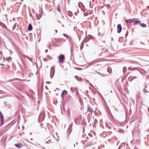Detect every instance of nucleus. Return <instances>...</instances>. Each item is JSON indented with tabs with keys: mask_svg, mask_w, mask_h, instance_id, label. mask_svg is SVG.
Returning a JSON list of instances; mask_svg holds the SVG:
<instances>
[{
	"mask_svg": "<svg viewBox=\"0 0 149 149\" xmlns=\"http://www.w3.org/2000/svg\"><path fill=\"white\" fill-rule=\"evenodd\" d=\"M74 77H75V78H76V79H77V77H78L77 76H75Z\"/></svg>",
	"mask_w": 149,
	"mask_h": 149,
	"instance_id": "obj_30",
	"label": "nucleus"
},
{
	"mask_svg": "<svg viewBox=\"0 0 149 149\" xmlns=\"http://www.w3.org/2000/svg\"><path fill=\"white\" fill-rule=\"evenodd\" d=\"M62 94H63V95H65L67 94V91L65 90H63L62 93Z\"/></svg>",
	"mask_w": 149,
	"mask_h": 149,
	"instance_id": "obj_15",
	"label": "nucleus"
},
{
	"mask_svg": "<svg viewBox=\"0 0 149 149\" xmlns=\"http://www.w3.org/2000/svg\"><path fill=\"white\" fill-rule=\"evenodd\" d=\"M77 79V80L79 81H80L82 80L81 78H78V79Z\"/></svg>",
	"mask_w": 149,
	"mask_h": 149,
	"instance_id": "obj_22",
	"label": "nucleus"
},
{
	"mask_svg": "<svg viewBox=\"0 0 149 149\" xmlns=\"http://www.w3.org/2000/svg\"><path fill=\"white\" fill-rule=\"evenodd\" d=\"M46 143H49V142H46Z\"/></svg>",
	"mask_w": 149,
	"mask_h": 149,
	"instance_id": "obj_32",
	"label": "nucleus"
},
{
	"mask_svg": "<svg viewBox=\"0 0 149 149\" xmlns=\"http://www.w3.org/2000/svg\"><path fill=\"white\" fill-rule=\"evenodd\" d=\"M90 85L91 86H92V84H91Z\"/></svg>",
	"mask_w": 149,
	"mask_h": 149,
	"instance_id": "obj_41",
	"label": "nucleus"
},
{
	"mask_svg": "<svg viewBox=\"0 0 149 149\" xmlns=\"http://www.w3.org/2000/svg\"><path fill=\"white\" fill-rule=\"evenodd\" d=\"M62 26H63V27H64V26L63 25H62Z\"/></svg>",
	"mask_w": 149,
	"mask_h": 149,
	"instance_id": "obj_39",
	"label": "nucleus"
},
{
	"mask_svg": "<svg viewBox=\"0 0 149 149\" xmlns=\"http://www.w3.org/2000/svg\"><path fill=\"white\" fill-rule=\"evenodd\" d=\"M12 60V58L11 57H9L6 58V61H8V62H11Z\"/></svg>",
	"mask_w": 149,
	"mask_h": 149,
	"instance_id": "obj_7",
	"label": "nucleus"
},
{
	"mask_svg": "<svg viewBox=\"0 0 149 149\" xmlns=\"http://www.w3.org/2000/svg\"><path fill=\"white\" fill-rule=\"evenodd\" d=\"M124 144V143H122L119 147L118 149H120L122 147Z\"/></svg>",
	"mask_w": 149,
	"mask_h": 149,
	"instance_id": "obj_17",
	"label": "nucleus"
},
{
	"mask_svg": "<svg viewBox=\"0 0 149 149\" xmlns=\"http://www.w3.org/2000/svg\"><path fill=\"white\" fill-rule=\"evenodd\" d=\"M136 72H138V71H136Z\"/></svg>",
	"mask_w": 149,
	"mask_h": 149,
	"instance_id": "obj_45",
	"label": "nucleus"
},
{
	"mask_svg": "<svg viewBox=\"0 0 149 149\" xmlns=\"http://www.w3.org/2000/svg\"><path fill=\"white\" fill-rule=\"evenodd\" d=\"M63 36H65L66 37V38H68V36H67L66 35V34H63Z\"/></svg>",
	"mask_w": 149,
	"mask_h": 149,
	"instance_id": "obj_23",
	"label": "nucleus"
},
{
	"mask_svg": "<svg viewBox=\"0 0 149 149\" xmlns=\"http://www.w3.org/2000/svg\"><path fill=\"white\" fill-rule=\"evenodd\" d=\"M102 65V62H97V63L95 64L96 65H97V66H101Z\"/></svg>",
	"mask_w": 149,
	"mask_h": 149,
	"instance_id": "obj_9",
	"label": "nucleus"
},
{
	"mask_svg": "<svg viewBox=\"0 0 149 149\" xmlns=\"http://www.w3.org/2000/svg\"><path fill=\"white\" fill-rule=\"evenodd\" d=\"M74 14L75 15L76 14V13H74Z\"/></svg>",
	"mask_w": 149,
	"mask_h": 149,
	"instance_id": "obj_40",
	"label": "nucleus"
},
{
	"mask_svg": "<svg viewBox=\"0 0 149 149\" xmlns=\"http://www.w3.org/2000/svg\"><path fill=\"white\" fill-rule=\"evenodd\" d=\"M143 93H146L148 92V91L146 90V89L145 88H144L143 89Z\"/></svg>",
	"mask_w": 149,
	"mask_h": 149,
	"instance_id": "obj_18",
	"label": "nucleus"
},
{
	"mask_svg": "<svg viewBox=\"0 0 149 149\" xmlns=\"http://www.w3.org/2000/svg\"><path fill=\"white\" fill-rule=\"evenodd\" d=\"M132 135H133V132H132Z\"/></svg>",
	"mask_w": 149,
	"mask_h": 149,
	"instance_id": "obj_38",
	"label": "nucleus"
},
{
	"mask_svg": "<svg viewBox=\"0 0 149 149\" xmlns=\"http://www.w3.org/2000/svg\"><path fill=\"white\" fill-rule=\"evenodd\" d=\"M132 80H131V81L134 78V79H136V77H135H135H132Z\"/></svg>",
	"mask_w": 149,
	"mask_h": 149,
	"instance_id": "obj_24",
	"label": "nucleus"
},
{
	"mask_svg": "<svg viewBox=\"0 0 149 149\" xmlns=\"http://www.w3.org/2000/svg\"><path fill=\"white\" fill-rule=\"evenodd\" d=\"M64 59L65 56L64 55H61L59 56L58 60L60 63H62L64 61Z\"/></svg>",
	"mask_w": 149,
	"mask_h": 149,
	"instance_id": "obj_2",
	"label": "nucleus"
},
{
	"mask_svg": "<svg viewBox=\"0 0 149 149\" xmlns=\"http://www.w3.org/2000/svg\"><path fill=\"white\" fill-rule=\"evenodd\" d=\"M72 48H71V53H72Z\"/></svg>",
	"mask_w": 149,
	"mask_h": 149,
	"instance_id": "obj_26",
	"label": "nucleus"
},
{
	"mask_svg": "<svg viewBox=\"0 0 149 149\" xmlns=\"http://www.w3.org/2000/svg\"><path fill=\"white\" fill-rule=\"evenodd\" d=\"M56 9L58 11L60 12L61 11V8L58 4L57 5Z\"/></svg>",
	"mask_w": 149,
	"mask_h": 149,
	"instance_id": "obj_12",
	"label": "nucleus"
},
{
	"mask_svg": "<svg viewBox=\"0 0 149 149\" xmlns=\"http://www.w3.org/2000/svg\"><path fill=\"white\" fill-rule=\"evenodd\" d=\"M129 69H130V67H129Z\"/></svg>",
	"mask_w": 149,
	"mask_h": 149,
	"instance_id": "obj_35",
	"label": "nucleus"
},
{
	"mask_svg": "<svg viewBox=\"0 0 149 149\" xmlns=\"http://www.w3.org/2000/svg\"><path fill=\"white\" fill-rule=\"evenodd\" d=\"M15 146L18 148H20L21 146V144L20 143L16 144H15Z\"/></svg>",
	"mask_w": 149,
	"mask_h": 149,
	"instance_id": "obj_11",
	"label": "nucleus"
},
{
	"mask_svg": "<svg viewBox=\"0 0 149 149\" xmlns=\"http://www.w3.org/2000/svg\"><path fill=\"white\" fill-rule=\"evenodd\" d=\"M21 68L22 69H23L24 68V65L23 63H22V64L20 65Z\"/></svg>",
	"mask_w": 149,
	"mask_h": 149,
	"instance_id": "obj_14",
	"label": "nucleus"
},
{
	"mask_svg": "<svg viewBox=\"0 0 149 149\" xmlns=\"http://www.w3.org/2000/svg\"><path fill=\"white\" fill-rule=\"evenodd\" d=\"M133 142V141H131V143H132Z\"/></svg>",
	"mask_w": 149,
	"mask_h": 149,
	"instance_id": "obj_33",
	"label": "nucleus"
},
{
	"mask_svg": "<svg viewBox=\"0 0 149 149\" xmlns=\"http://www.w3.org/2000/svg\"><path fill=\"white\" fill-rule=\"evenodd\" d=\"M77 143H77H77H76V144H77Z\"/></svg>",
	"mask_w": 149,
	"mask_h": 149,
	"instance_id": "obj_36",
	"label": "nucleus"
},
{
	"mask_svg": "<svg viewBox=\"0 0 149 149\" xmlns=\"http://www.w3.org/2000/svg\"><path fill=\"white\" fill-rule=\"evenodd\" d=\"M5 103H6V102H4V104H5Z\"/></svg>",
	"mask_w": 149,
	"mask_h": 149,
	"instance_id": "obj_46",
	"label": "nucleus"
},
{
	"mask_svg": "<svg viewBox=\"0 0 149 149\" xmlns=\"http://www.w3.org/2000/svg\"><path fill=\"white\" fill-rule=\"evenodd\" d=\"M67 112L68 115H70V111L69 109H67Z\"/></svg>",
	"mask_w": 149,
	"mask_h": 149,
	"instance_id": "obj_16",
	"label": "nucleus"
},
{
	"mask_svg": "<svg viewBox=\"0 0 149 149\" xmlns=\"http://www.w3.org/2000/svg\"><path fill=\"white\" fill-rule=\"evenodd\" d=\"M126 70V68H124L123 69V72L124 73L125 72V71Z\"/></svg>",
	"mask_w": 149,
	"mask_h": 149,
	"instance_id": "obj_21",
	"label": "nucleus"
},
{
	"mask_svg": "<svg viewBox=\"0 0 149 149\" xmlns=\"http://www.w3.org/2000/svg\"><path fill=\"white\" fill-rule=\"evenodd\" d=\"M55 31H56V33L57 32V31L56 30H55Z\"/></svg>",
	"mask_w": 149,
	"mask_h": 149,
	"instance_id": "obj_31",
	"label": "nucleus"
},
{
	"mask_svg": "<svg viewBox=\"0 0 149 149\" xmlns=\"http://www.w3.org/2000/svg\"><path fill=\"white\" fill-rule=\"evenodd\" d=\"M140 25L143 27H146L147 26L144 23L141 24Z\"/></svg>",
	"mask_w": 149,
	"mask_h": 149,
	"instance_id": "obj_13",
	"label": "nucleus"
},
{
	"mask_svg": "<svg viewBox=\"0 0 149 149\" xmlns=\"http://www.w3.org/2000/svg\"><path fill=\"white\" fill-rule=\"evenodd\" d=\"M127 33H126V35H127Z\"/></svg>",
	"mask_w": 149,
	"mask_h": 149,
	"instance_id": "obj_43",
	"label": "nucleus"
},
{
	"mask_svg": "<svg viewBox=\"0 0 149 149\" xmlns=\"http://www.w3.org/2000/svg\"><path fill=\"white\" fill-rule=\"evenodd\" d=\"M17 53L18 54V55L19 56L20 58L22 61V56H23V57H24V58H28L27 56H26V55H24L22 53L21 51H20V50H17Z\"/></svg>",
	"mask_w": 149,
	"mask_h": 149,
	"instance_id": "obj_1",
	"label": "nucleus"
},
{
	"mask_svg": "<svg viewBox=\"0 0 149 149\" xmlns=\"http://www.w3.org/2000/svg\"><path fill=\"white\" fill-rule=\"evenodd\" d=\"M130 77H129V79H130Z\"/></svg>",
	"mask_w": 149,
	"mask_h": 149,
	"instance_id": "obj_42",
	"label": "nucleus"
},
{
	"mask_svg": "<svg viewBox=\"0 0 149 149\" xmlns=\"http://www.w3.org/2000/svg\"><path fill=\"white\" fill-rule=\"evenodd\" d=\"M87 109V111H88L90 113H92V112L93 111V109H92V108L90 107V106L89 105H88Z\"/></svg>",
	"mask_w": 149,
	"mask_h": 149,
	"instance_id": "obj_6",
	"label": "nucleus"
},
{
	"mask_svg": "<svg viewBox=\"0 0 149 149\" xmlns=\"http://www.w3.org/2000/svg\"><path fill=\"white\" fill-rule=\"evenodd\" d=\"M145 88H146L147 87V86H145Z\"/></svg>",
	"mask_w": 149,
	"mask_h": 149,
	"instance_id": "obj_34",
	"label": "nucleus"
},
{
	"mask_svg": "<svg viewBox=\"0 0 149 149\" xmlns=\"http://www.w3.org/2000/svg\"><path fill=\"white\" fill-rule=\"evenodd\" d=\"M133 69H134V70H136V68H131V70H133Z\"/></svg>",
	"mask_w": 149,
	"mask_h": 149,
	"instance_id": "obj_25",
	"label": "nucleus"
},
{
	"mask_svg": "<svg viewBox=\"0 0 149 149\" xmlns=\"http://www.w3.org/2000/svg\"><path fill=\"white\" fill-rule=\"evenodd\" d=\"M74 147L75 146V145L74 144Z\"/></svg>",
	"mask_w": 149,
	"mask_h": 149,
	"instance_id": "obj_47",
	"label": "nucleus"
},
{
	"mask_svg": "<svg viewBox=\"0 0 149 149\" xmlns=\"http://www.w3.org/2000/svg\"><path fill=\"white\" fill-rule=\"evenodd\" d=\"M88 136L91 137H92V135L90 133H89L88 134Z\"/></svg>",
	"mask_w": 149,
	"mask_h": 149,
	"instance_id": "obj_20",
	"label": "nucleus"
},
{
	"mask_svg": "<svg viewBox=\"0 0 149 149\" xmlns=\"http://www.w3.org/2000/svg\"><path fill=\"white\" fill-rule=\"evenodd\" d=\"M2 53V52H0V53Z\"/></svg>",
	"mask_w": 149,
	"mask_h": 149,
	"instance_id": "obj_37",
	"label": "nucleus"
},
{
	"mask_svg": "<svg viewBox=\"0 0 149 149\" xmlns=\"http://www.w3.org/2000/svg\"><path fill=\"white\" fill-rule=\"evenodd\" d=\"M0 120L1 121V125H2L3 124L4 118L1 112H0Z\"/></svg>",
	"mask_w": 149,
	"mask_h": 149,
	"instance_id": "obj_3",
	"label": "nucleus"
},
{
	"mask_svg": "<svg viewBox=\"0 0 149 149\" xmlns=\"http://www.w3.org/2000/svg\"><path fill=\"white\" fill-rule=\"evenodd\" d=\"M28 30L29 31H30L32 29V26L31 25V24H29L28 26Z\"/></svg>",
	"mask_w": 149,
	"mask_h": 149,
	"instance_id": "obj_8",
	"label": "nucleus"
},
{
	"mask_svg": "<svg viewBox=\"0 0 149 149\" xmlns=\"http://www.w3.org/2000/svg\"><path fill=\"white\" fill-rule=\"evenodd\" d=\"M148 112H149V113H148V115H149V108H148Z\"/></svg>",
	"mask_w": 149,
	"mask_h": 149,
	"instance_id": "obj_29",
	"label": "nucleus"
},
{
	"mask_svg": "<svg viewBox=\"0 0 149 149\" xmlns=\"http://www.w3.org/2000/svg\"><path fill=\"white\" fill-rule=\"evenodd\" d=\"M39 13H40V16H42V13H43V11L42 10L39 11Z\"/></svg>",
	"mask_w": 149,
	"mask_h": 149,
	"instance_id": "obj_19",
	"label": "nucleus"
},
{
	"mask_svg": "<svg viewBox=\"0 0 149 149\" xmlns=\"http://www.w3.org/2000/svg\"><path fill=\"white\" fill-rule=\"evenodd\" d=\"M135 22V23L136 24H140L141 23V21L139 20L136 19L135 18H134L132 19H131V22Z\"/></svg>",
	"mask_w": 149,
	"mask_h": 149,
	"instance_id": "obj_4",
	"label": "nucleus"
},
{
	"mask_svg": "<svg viewBox=\"0 0 149 149\" xmlns=\"http://www.w3.org/2000/svg\"><path fill=\"white\" fill-rule=\"evenodd\" d=\"M98 74H100V73H98Z\"/></svg>",
	"mask_w": 149,
	"mask_h": 149,
	"instance_id": "obj_44",
	"label": "nucleus"
},
{
	"mask_svg": "<svg viewBox=\"0 0 149 149\" xmlns=\"http://www.w3.org/2000/svg\"><path fill=\"white\" fill-rule=\"evenodd\" d=\"M63 94H62V93H61V97H63Z\"/></svg>",
	"mask_w": 149,
	"mask_h": 149,
	"instance_id": "obj_28",
	"label": "nucleus"
},
{
	"mask_svg": "<svg viewBox=\"0 0 149 149\" xmlns=\"http://www.w3.org/2000/svg\"><path fill=\"white\" fill-rule=\"evenodd\" d=\"M126 22L128 26H129V24L130 23V19L126 20Z\"/></svg>",
	"mask_w": 149,
	"mask_h": 149,
	"instance_id": "obj_10",
	"label": "nucleus"
},
{
	"mask_svg": "<svg viewBox=\"0 0 149 149\" xmlns=\"http://www.w3.org/2000/svg\"><path fill=\"white\" fill-rule=\"evenodd\" d=\"M118 32L120 33L122 30V27L120 24H119L117 26Z\"/></svg>",
	"mask_w": 149,
	"mask_h": 149,
	"instance_id": "obj_5",
	"label": "nucleus"
},
{
	"mask_svg": "<svg viewBox=\"0 0 149 149\" xmlns=\"http://www.w3.org/2000/svg\"><path fill=\"white\" fill-rule=\"evenodd\" d=\"M48 50L47 49H46L45 50V52L46 53L48 52Z\"/></svg>",
	"mask_w": 149,
	"mask_h": 149,
	"instance_id": "obj_27",
	"label": "nucleus"
}]
</instances>
